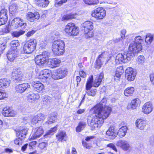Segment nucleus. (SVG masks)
<instances>
[{
	"mask_svg": "<svg viewBox=\"0 0 154 154\" xmlns=\"http://www.w3.org/2000/svg\"><path fill=\"white\" fill-rule=\"evenodd\" d=\"M106 101V99H103L91 109L95 115L90 123L88 124L92 130L95 128L100 127L104 120L109 116L111 111L110 107L105 106Z\"/></svg>",
	"mask_w": 154,
	"mask_h": 154,
	"instance_id": "nucleus-1",
	"label": "nucleus"
},
{
	"mask_svg": "<svg viewBox=\"0 0 154 154\" xmlns=\"http://www.w3.org/2000/svg\"><path fill=\"white\" fill-rule=\"evenodd\" d=\"M65 43L60 39L54 41L52 45V50L55 54L57 55H63L65 52Z\"/></svg>",
	"mask_w": 154,
	"mask_h": 154,
	"instance_id": "nucleus-2",
	"label": "nucleus"
},
{
	"mask_svg": "<svg viewBox=\"0 0 154 154\" xmlns=\"http://www.w3.org/2000/svg\"><path fill=\"white\" fill-rule=\"evenodd\" d=\"M82 30H84L86 38H91L94 35L92 30L94 28L93 23L90 21H87L82 24Z\"/></svg>",
	"mask_w": 154,
	"mask_h": 154,
	"instance_id": "nucleus-3",
	"label": "nucleus"
},
{
	"mask_svg": "<svg viewBox=\"0 0 154 154\" xmlns=\"http://www.w3.org/2000/svg\"><path fill=\"white\" fill-rule=\"evenodd\" d=\"M142 46L140 45H137L134 42L130 43L128 52H126L129 59H131L142 50Z\"/></svg>",
	"mask_w": 154,
	"mask_h": 154,
	"instance_id": "nucleus-4",
	"label": "nucleus"
},
{
	"mask_svg": "<svg viewBox=\"0 0 154 154\" xmlns=\"http://www.w3.org/2000/svg\"><path fill=\"white\" fill-rule=\"evenodd\" d=\"M36 44V40L35 39H31L26 42L23 45L24 53L27 54L32 53L35 49Z\"/></svg>",
	"mask_w": 154,
	"mask_h": 154,
	"instance_id": "nucleus-5",
	"label": "nucleus"
},
{
	"mask_svg": "<svg viewBox=\"0 0 154 154\" xmlns=\"http://www.w3.org/2000/svg\"><path fill=\"white\" fill-rule=\"evenodd\" d=\"M106 11L102 7H98L92 11L91 15L97 20L103 19L106 15Z\"/></svg>",
	"mask_w": 154,
	"mask_h": 154,
	"instance_id": "nucleus-6",
	"label": "nucleus"
},
{
	"mask_svg": "<svg viewBox=\"0 0 154 154\" xmlns=\"http://www.w3.org/2000/svg\"><path fill=\"white\" fill-rule=\"evenodd\" d=\"M11 25L14 27H20L22 29H25L26 26V23L23 19L19 17H16L12 20Z\"/></svg>",
	"mask_w": 154,
	"mask_h": 154,
	"instance_id": "nucleus-7",
	"label": "nucleus"
},
{
	"mask_svg": "<svg viewBox=\"0 0 154 154\" xmlns=\"http://www.w3.org/2000/svg\"><path fill=\"white\" fill-rule=\"evenodd\" d=\"M23 74L20 68L13 69L12 73V78L15 82H18L21 80Z\"/></svg>",
	"mask_w": 154,
	"mask_h": 154,
	"instance_id": "nucleus-8",
	"label": "nucleus"
},
{
	"mask_svg": "<svg viewBox=\"0 0 154 154\" xmlns=\"http://www.w3.org/2000/svg\"><path fill=\"white\" fill-rule=\"evenodd\" d=\"M126 52L123 53H119L116 57L115 62L117 64H119L122 63L127 62L128 61L131 60L129 59Z\"/></svg>",
	"mask_w": 154,
	"mask_h": 154,
	"instance_id": "nucleus-9",
	"label": "nucleus"
},
{
	"mask_svg": "<svg viewBox=\"0 0 154 154\" xmlns=\"http://www.w3.org/2000/svg\"><path fill=\"white\" fill-rule=\"evenodd\" d=\"M125 73V77L128 81H132L135 79L136 73L132 68L128 67L127 68Z\"/></svg>",
	"mask_w": 154,
	"mask_h": 154,
	"instance_id": "nucleus-10",
	"label": "nucleus"
},
{
	"mask_svg": "<svg viewBox=\"0 0 154 154\" xmlns=\"http://www.w3.org/2000/svg\"><path fill=\"white\" fill-rule=\"evenodd\" d=\"M116 145L121 147L123 150L127 151L132 149V147L126 140H120L116 143Z\"/></svg>",
	"mask_w": 154,
	"mask_h": 154,
	"instance_id": "nucleus-11",
	"label": "nucleus"
},
{
	"mask_svg": "<svg viewBox=\"0 0 154 154\" xmlns=\"http://www.w3.org/2000/svg\"><path fill=\"white\" fill-rule=\"evenodd\" d=\"M32 138L36 139L39 137L43 134L44 130L41 127L36 128L32 130Z\"/></svg>",
	"mask_w": 154,
	"mask_h": 154,
	"instance_id": "nucleus-12",
	"label": "nucleus"
},
{
	"mask_svg": "<svg viewBox=\"0 0 154 154\" xmlns=\"http://www.w3.org/2000/svg\"><path fill=\"white\" fill-rule=\"evenodd\" d=\"M30 88V85L28 83H24L17 85L15 87L16 91L22 93L25 91L28 90Z\"/></svg>",
	"mask_w": 154,
	"mask_h": 154,
	"instance_id": "nucleus-13",
	"label": "nucleus"
},
{
	"mask_svg": "<svg viewBox=\"0 0 154 154\" xmlns=\"http://www.w3.org/2000/svg\"><path fill=\"white\" fill-rule=\"evenodd\" d=\"M153 109V106L150 102L146 103L143 106L142 108V111L146 114H148L151 113Z\"/></svg>",
	"mask_w": 154,
	"mask_h": 154,
	"instance_id": "nucleus-14",
	"label": "nucleus"
},
{
	"mask_svg": "<svg viewBox=\"0 0 154 154\" xmlns=\"http://www.w3.org/2000/svg\"><path fill=\"white\" fill-rule=\"evenodd\" d=\"M40 15L37 12H35L33 13L32 12H28L26 15L27 19L29 21L32 22L38 19Z\"/></svg>",
	"mask_w": 154,
	"mask_h": 154,
	"instance_id": "nucleus-15",
	"label": "nucleus"
},
{
	"mask_svg": "<svg viewBox=\"0 0 154 154\" xmlns=\"http://www.w3.org/2000/svg\"><path fill=\"white\" fill-rule=\"evenodd\" d=\"M2 114L5 116L13 117L16 114V112L14 110L9 107H5L3 109Z\"/></svg>",
	"mask_w": 154,
	"mask_h": 154,
	"instance_id": "nucleus-16",
	"label": "nucleus"
},
{
	"mask_svg": "<svg viewBox=\"0 0 154 154\" xmlns=\"http://www.w3.org/2000/svg\"><path fill=\"white\" fill-rule=\"evenodd\" d=\"M52 75L51 71L48 69H45L41 71L38 77V79H46Z\"/></svg>",
	"mask_w": 154,
	"mask_h": 154,
	"instance_id": "nucleus-17",
	"label": "nucleus"
},
{
	"mask_svg": "<svg viewBox=\"0 0 154 154\" xmlns=\"http://www.w3.org/2000/svg\"><path fill=\"white\" fill-rule=\"evenodd\" d=\"M17 50L15 49H10L7 54V58L10 61H13L17 57Z\"/></svg>",
	"mask_w": 154,
	"mask_h": 154,
	"instance_id": "nucleus-18",
	"label": "nucleus"
},
{
	"mask_svg": "<svg viewBox=\"0 0 154 154\" xmlns=\"http://www.w3.org/2000/svg\"><path fill=\"white\" fill-rule=\"evenodd\" d=\"M45 119V115L40 113L34 116L30 120V122L34 125L37 123L38 121H43Z\"/></svg>",
	"mask_w": 154,
	"mask_h": 154,
	"instance_id": "nucleus-19",
	"label": "nucleus"
},
{
	"mask_svg": "<svg viewBox=\"0 0 154 154\" xmlns=\"http://www.w3.org/2000/svg\"><path fill=\"white\" fill-rule=\"evenodd\" d=\"M126 33V30L125 29H123L121 31V38H116L114 40V42L118 43L120 45V47L122 46L123 45L124 39L125 38V35Z\"/></svg>",
	"mask_w": 154,
	"mask_h": 154,
	"instance_id": "nucleus-20",
	"label": "nucleus"
},
{
	"mask_svg": "<svg viewBox=\"0 0 154 154\" xmlns=\"http://www.w3.org/2000/svg\"><path fill=\"white\" fill-rule=\"evenodd\" d=\"M57 120V116L55 115H50L47 119V121L43 124V125L45 127H48L50 125L56 122Z\"/></svg>",
	"mask_w": 154,
	"mask_h": 154,
	"instance_id": "nucleus-21",
	"label": "nucleus"
},
{
	"mask_svg": "<svg viewBox=\"0 0 154 154\" xmlns=\"http://www.w3.org/2000/svg\"><path fill=\"white\" fill-rule=\"evenodd\" d=\"M106 134L110 139L113 140L116 137V133L113 126H111L106 131Z\"/></svg>",
	"mask_w": 154,
	"mask_h": 154,
	"instance_id": "nucleus-22",
	"label": "nucleus"
},
{
	"mask_svg": "<svg viewBox=\"0 0 154 154\" xmlns=\"http://www.w3.org/2000/svg\"><path fill=\"white\" fill-rule=\"evenodd\" d=\"M32 85L34 89L38 92L42 91L44 88L43 85L39 81H33Z\"/></svg>",
	"mask_w": 154,
	"mask_h": 154,
	"instance_id": "nucleus-23",
	"label": "nucleus"
},
{
	"mask_svg": "<svg viewBox=\"0 0 154 154\" xmlns=\"http://www.w3.org/2000/svg\"><path fill=\"white\" fill-rule=\"evenodd\" d=\"M140 102L138 98H135L132 100L130 104L127 106V109H135L140 104Z\"/></svg>",
	"mask_w": 154,
	"mask_h": 154,
	"instance_id": "nucleus-24",
	"label": "nucleus"
},
{
	"mask_svg": "<svg viewBox=\"0 0 154 154\" xmlns=\"http://www.w3.org/2000/svg\"><path fill=\"white\" fill-rule=\"evenodd\" d=\"M75 26L74 23H69L66 26L65 30L66 33L69 35L72 36V32L75 28Z\"/></svg>",
	"mask_w": 154,
	"mask_h": 154,
	"instance_id": "nucleus-25",
	"label": "nucleus"
},
{
	"mask_svg": "<svg viewBox=\"0 0 154 154\" xmlns=\"http://www.w3.org/2000/svg\"><path fill=\"white\" fill-rule=\"evenodd\" d=\"M47 60L40 55H37L35 58V61L36 64L41 66L46 63Z\"/></svg>",
	"mask_w": 154,
	"mask_h": 154,
	"instance_id": "nucleus-26",
	"label": "nucleus"
},
{
	"mask_svg": "<svg viewBox=\"0 0 154 154\" xmlns=\"http://www.w3.org/2000/svg\"><path fill=\"white\" fill-rule=\"evenodd\" d=\"M11 80L8 79H0V88H5L10 85Z\"/></svg>",
	"mask_w": 154,
	"mask_h": 154,
	"instance_id": "nucleus-27",
	"label": "nucleus"
},
{
	"mask_svg": "<svg viewBox=\"0 0 154 154\" xmlns=\"http://www.w3.org/2000/svg\"><path fill=\"white\" fill-rule=\"evenodd\" d=\"M57 139L61 142L66 141L67 138V136L66 133L63 131H59L56 135Z\"/></svg>",
	"mask_w": 154,
	"mask_h": 154,
	"instance_id": "nucleus-28",
	"label": "nucleus"
},
{
	"mask_svg": "<svg viewBox=\"0 0 154 154\" xmlns=\"http://www.w3.org/2000/svg\"><path fill=\"white\" fill-rule=\"evenodd\" d=\"M136 127L140 130L144 129L146 125V122L142 119H137L136 122Z\"/></svg>",
	"mask_w": 154,
	"mask_h": 154,
	"instance_id": "nucleus-29",
	"label": "nucleus"
},
{
	"mask_svg": "<svg viewBox=\"0 0 154 154\" xmlns=\"http://www.w3.org/2000/svg\"><path fill=\"white\" fill-rule=\"evenodd\" d=\"M35 4L38 6L41 7H46L49 4V0H35Z\"/></svg>",
	"mask_w": 154,
	"mask_h": 154,
	"instance_id": "nucleus-30",
	"label": "nucleus"
},
{
	"mask_svg": "<svg viewBox=\"0 0 154 154\" xmlns=\"http://www.w3.org/2000/svg\"><path fill=\"white\" fill-rule=\"evenodd\" d=\"M103 78V73L101 72L99 76H97L95 80L94 84V86L95 87H98L100 85L102 81V80Z\"/></svg>",
	"mask_w": 154,
	"mask_h": 154,
	"instance_id": "nucleus-31",
	"label": "nucleus"
},
{
	"mask_svg": "<svg viewBox=\"0 0 154 154\" xmlns=\"http://www.w3.org/2000/svg\"><path fill=\"white\" fill-rule=\"evenodd\" d=\"M128 128L126 126H122L120 128L117 132L118 135L121 137H124L126 134Z\"/></svg>",
	"mask_w": 154,
	"mask_h": 154,
	"instance_id": "nucleus-32",
	"label": "nucleus"
},
{
	"mask_svg": "<svg viewBox=\"0 0 154 154\" xmlns=\"http://www.w3.org/2000/svg\"><path fill=\"white\" fill-rule=\"evenodd\" d=\"M39 97V94H38L32 93L29 94L27 96L28 100L31 102L38 100Z\"/></svg>",
	"mask_w": 154,
	"mask_h": 154,
	"instance_id": "nucleus-33",
	"label": "nucleus"
},
{
	"mask_svg": "<svg viewBox=\"0 0 154 154\" xmlns=\"http://www.w3.org/2000/svg\"><path fill=\"white\" fill-rule=\"evenodd\" d=\"M28 130L27 129L24 128L22 130L19 131L17 133V135L20 137L21 139H23L26 138V136L27 134Z\"/></svg>",
	"mask_w": 154,
	"mask_h": 154,
	"instance_id": "nucleus-34",
	"label": "nucleus"
},
{
	"mask_svg": "<svg viewBox=\"0 0 154 154\" xmlns=\"http://www.w3.org/2000/svg\"><path fill=\"white\" fill-rule=\"evenodd\" d=\"M93 81V78L92 75L90 76L87 82L86 85V89L88 91L90 90L92 87V83Z\"/></svg>",
	"mask_w": 154,
	"mask_h": 154,
	"instance_id": "nucleus-35",
	"label": "nucleus"
},
{
	"mask_svg": "<svg viewBox=\"0 0 154 154\" xmlns=\"http://www.w3.org/2000/svg\"><path fill=\"white\" fill-rule=\"evenodd\" d=\"M134 91V88L133 87H128L124 91V93L125 96H131Z\"/></svg>",
	"mask_w": 154,
	"mask_h": 154,
	"instance_id": "nucleus-36",
	"label": "nucleus"
},
{
	"mask_svg": "<svg viewBox=\"0 0 154 154\" xmlns=\"http://www.w3.org/2000/svg\"><path fill=\"white\" fill-rule=\"evenodd\" d=\"M1 41L2 42L0 44V54L2 53V51L6 48L7 39L6 38H3Z\"/></svg>",
	"mask_w": 154,
	"mask_h": 154,
	"instance_id": "nucleus-37",
	"label": "nucleus"
},
{
	"mask_svg": "<svg viewBox=\"0 0 154 154\" xmlns=\"http://www.w3.org/2000/svg\"><path fill=\"white\" fill-rule=\"evenodd\" d=\"M57 74H58L61 79L64 78L67 75V70L64 69H59L57 70Z\"/></svg>",
	"mask_w": 154,
	"mask_h": 154,
	"instance_id": "nucleus-38",
	"label": "nucleus"
},
{
	"mask_svg": "<svg viewBox=\"0 0 154 154\" xmlns=\"http://www.w3.org/2000/svg\"><path fill=\"white\" fill-rule=\"evenodd\" d=\"M57 125L55 127L52 128L51 130L47 131L45 134L44 135L45 137H50L51 135H52L54 134V133L57 130Z\"/></svg>",
	"mask_w": 154,
	"mask_h": 154,
	"instance_id": "nucleus-39",
	"label": "nucleus"
},
{
	"mask_svg": "<svg viewBox=\"0 0 154 154\" xmlns=\"http://www.w3.org/2000/svg\"><path fill=\"white\" fill-rule=\"evenodd\" d=\"M42 101L43 104L48 105L52 102V99L49 96L45 95L42 97Z\"/></svg>",
	"mask_w": 154,
	"mask_h": 154,
	"instance_id": "nucleus-40",
	"label": "nucleus"
},
{
	"mask_svg": "<svg viewBox=\"0 0 154 154\" xmlns=\"http://www.w3.org/2000/svg\"><path fill=\"white\" fill-rule=\"evenodd\" d=\"M75 14H67L64 15L62 18V21H67L69 20L74 18L75 17Z\"/></svg>",
	"mask_w": 154,
	"mask_h": 154,
	"instance_id": "nucleus-41",
	"label": "nucleus"
},
{
	"mask_svg": "<svg viewBox=\"0 0 154 154\" xmlns=\"http://www.w3.org/2000/svg\"><path fill=\"white\" fill-rule=\"evenodd\" d=\"M51 64L53 67H57L59 66L61 63L60 60L56 58H54L51 61Z\"/></svg>",
	"mask_w": 154,
	"mask_h": 154,
	"instance_id": "nucleus-42",
	"label": "nucleus"
},
{
	"mask_svg": "<svg viewBox=\"0 0 154 154\" xmlns=\"http://www.w3.org/2000/svg\"><path fill=\"white\" fill-rule=\"evenodd\" d=\"M134 35V41L133 42H134L137 45H141V43L143 41V39L140 36H135Z\"/></svg>",
	"mask_w": 154,
	"mask_h": 154,
	"instance_id": "nucleus-43",
	"label": "nucleus"
},
{
	"mask_svg": "<svg viewBox=\"0 0 154 154\" xmlns=\"http://www.w3.org/2000/svg\"><path fill=\"white\" fill-rule=\"evenodd\" d=\"M153 39V35L150 33L147 34L145 38V42L148 44L150 43Z\"/></svg>",
	"mask_w": 154,
	"mask_h": 154,
	"instance_id": "nucleus-44",
	"label": "nucleus"
},
{
	"mask_svg": "<svg viewBox=\"0 0 154 154\" xmlns=\"http://www.w3.org/2000/svg\"><path fill=\"white\" fill-rule=\"evenodd\" d=\"M86 123L85 122H80L76 128L77 132H80L82 130H83L85 127Z\"/></svg>",
	"mask_w": 154,
	"mask_h": 154,
	"instance_id": "nucleus-45",
	"label": "nucleus"
},
{
	"mask_svg": "<svg viewBox=\"0 0 154 154\" xmlns=\"http://www.w3.org/2000/svg\"><path fill=\"white\" fill-rule=\"evenodd\" d=\"M18 8V7L17 4L13 3L9 7V10L10 12H11V14L13 13L16 12Z\"/></svg>",
	"mask_w": 154,
	"mask_h": 154,
	"instance_id": "nucleus-46",
	"label": "nucleus"
},
{
	"mask_svg": "<svg viewBox=\"0 0 154 154\" xmlns=\"http://www.w3.org/2000/svg\"><path fill=\"white\" fill-rule=\"evenodd\" d=\"M103 61L97 58L95 62V68L97 69L100 68L103 64Z\"/></svg>",
	"mask_w": 154,
	"mask_h": 154,
	"instance_id": "nucleus-47",
	"label": "nucleus"
},
{
	"mask_svg": "<svg viewBox=\"0 0 154 154\" xmlns=\"http://www.w3.org/2000/svg\"><path fill=\"white\" fill-rule=\"evenodd\" d=\"M107 52L103 51L101 53V54L98 56L97 58L103 62L105 58L107 57Z\"/></svg>",
	"mask_w": 154,
	"mask_h": 154,
	"instance_id": "nucleus-48",
	"label": "nucleus"
},
{
	"mask_svg": "<svg viewBox=\"0 0 154 154\" xmlns=\"http://www.w3.org/2000/svg\"><path fill=\"white\" fill-rule=\"evenodd\" d=\"M86 4L89 5H97L99 3L98 0H83Z\"/></svg>",
	"mask_w": 154,
	"mask_h": 154,
	"instance_id": "nucleus-49",
	"label": "nucleus"
},
{
	"mask_svg": "<svg viewBox=\"0 0 154 154\" xmlns=\"http://www.w3.org/2000/svg\"><path fill=\"white\" fill-rule=\"evenodd\" d=\"M8 10L5 8L2 9L1 11L0 12V17H3L8 18Z\"/></svg>",
	"mask_w": 154,
	"mask_h": 154,
	"instance_id": "nucleus-50",
	"label": "nucleus"
},
{
	"mask_svg": "<svg viewBox=\"0 0 154 154\" xmlns=\"http://www.w3.org/2000/svg\"><path fill=\"white\" fill-rule=\"evenodd\" d=\"M48 145V143L46 142H42L39 143L38 147L40 149L42 150L46 148Z\"/></svg>",
	"mask_w": 154,
	"mask_h": 154,
	"instance_id": "nucleus-51",
	"label": "nucleus"
},
{
	"mask_svg": "<svg viewBox=\"0 0 154 154\" xmlns=\"http://www.w3.org/2000/svg\"><path fill=\"white\" fill-rule=\"evenodd\" d=\"M19 45V44L18 41H13L11 42V49L16 50V49L15 48L17 47Z\"/></svg>",
	"mask_w": 154,
	"mask_h": 154,
	"instance_id": "nucleus-52",
	"label": "nucleus"
},
{
	"mask_svg": "<svg viewBox=\"0 0 154 154\" xmlns=\"http://www.w3.org/2000/svg\"><path fill=\"white\" fill-rule=\"evenodd\" d=\"M25 32V31L23 30L15 31L12 33V35L14 37H18L20 35L23 34Z\"/></svg>",
	"mask_w": 154,
	"mask_h": 154,
	"instance_id": "nucleus-53",
	"label": "nucleus"
},
{
	"mask_svg": "<svg viewBox=\"0 0 154 154\" xmlns=\"http://www.w3.org/2000/svg\"><path fill=\"white\" fill-rule=\"evenodd\" d=\"M67 0H56L55 5V6H61L63 4L65 3Z\"/></svg>",
	"mask_w": 154,
	"mask_h": 154,
	"instance_id": "nucleus-54",
	"label": "nucleus"
},
{
	"mask_svg": "<svg viewBox=\"0 0 154 154\" xmlns=\"http://www.w3.org/2000/svg\"><path fill=\"white\" fill-rule=\"evenodd\" d=\"M96 89H91L90 91H87L86 92L88 95L91 96H94L96 94Z\"/></svg>",
	"mask_w": 154,
	"mask_h": 154,
	"instance_id": "nucleus-55",
	"label": "nucleus"
},
{
	"mask_svg": "<svg viewBox=\"0 0 154 154\" xmlns=\"http://www.w3.org/2000/svg\"><path fill=\"white\" fill-rule=\"evenodd\" d=\"M122 73V72H119L118 71V69H117L114 76V79L115 80H119V79Z\"/></svg>",
	"mask_w": 154,
	"mask_h": 154,
	"instance_id": "nucleus-56",
	"label": "nucleus"
},
{
	"mask_svg": "<svg viewBox=\"0 0 154 154\" xmlns=\"http://www.w3.org/2000/svg\"><path fill=\"white\" fill-rule=\"evenodd\" d=\"M51 77L54 80H57L60 79L61 78L58 74H57V70L56 72L53 73V74L51 75Z\"/></svg>",
	"mask_w": 154,
	"mask_h": 154,
	"instance_id": "nucleus-57",
	"label": "nucleus"
},
{
	"mask_svg": "<svg viewBox=\"0 0 154 154\" xmlns=\"http://www.w3.org/2000/svg\"><path fill=\"white\" fill-rule=\"evenodd\" d=\"M49 53L46 51H45L42 52V54H40L38 55H40L42 56V57L45 58L47 60L49 56Z\"/></svg>",
	"mask_w": 154,
	"mask_h": 154,
	"instance_id": "nucleus-58",
	"label": "nucleus"
},
{
	"mask_svg": "<svg viewBox=\"0 0 154 154\" xmlns=\"http://www.w3.org/2000/svg\"><path fill=\"white\" fill-rule=\"evenodd\" d=\"M23 140L20 137H19L14 140V143L16 145H20L21 144Z\"/></svg>",
	"mask_w": 154,
	"mask_h": 154,
	"instance_id": "nucleus-59",
	"label": "nucleus"
},
{
	"mask_svg": "<svg viewBox=\"0 0 154 154\" xmlns=\"http://www.w3.org/2000/svg\"><path fill=\"white\" fill-rule=\"evenodd\" d=\"M79 28L75 26L73 30V31L72 32V36L77 35L79 34Z\"/></svg>",
	"mask_w": 154,
	"mask_h": 154,
	"instance_id": "nucleus-60",
	"label": "nucleus"
},
{
	"mask_svg": "<svg viewBox=\"0 0 154 154\" xmlns=\"http://www.w3.org/2000/svg\"><path fill=\"white\" fill-rule=\"evenodd\" d=\"M8 18L0 17V26L5 24L7 22Z\"/></svg>",
	"mask_w": 154,
	"mask_h": 154,
	"instance_id": "nucleus-61",
	"label": "nucleus"
},
{
	"mask_svg": "<svg viewBox=\"0 0 154 154\" xmlns=\"http://www.w3.org/2000/svg\"><path fill=\"white\" fill-rule=\"evenodd\" d=\"M106 146L112 149L115 151L116 152L117 149L116 148L115 146L113 143H109L107 144Z\"/></svg>",
	"mask_w": 154,
	"mask_h": 154,
	"instance_id": "nucleus-62",
	"label": "nucleus"
},
{
	"mask_svg": "<svg viewBox=\"0 0 154 154\" xmlns=\"http://www.w3.org/2000/svg\"><path fill=\"white\" fill-rule=\"evenodd\" d=\"M144 57L143 56H139L137 58L138 62L140 63H143L144 62Z\"/></svg>",
	"mask_w": 154,
	"mask_h": 154,
	"instance_id": "nucleus-63",
	"label": "nucleus"
},
{
	"mask_svg": "<svg viewBox=\"0 0 154 154\" xmlns=\"http://www.w3.org/2000/svg\"><path fill=\"white\" fill-rule=\"evenodd\" d=\"M150 79L152 84L154 85V73L150 74Z\"/></svg>",
	"mask_w": 154,
	"mask_h": 154,
	"instance_id": "nucleus-64",
	"label": "nucleus"
}]
</instances>
